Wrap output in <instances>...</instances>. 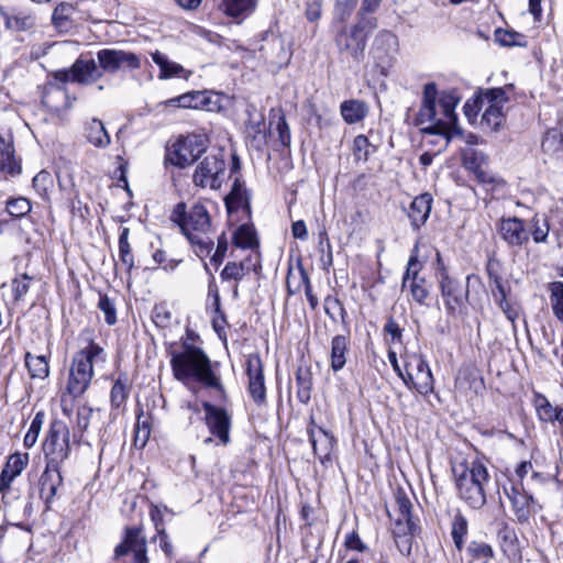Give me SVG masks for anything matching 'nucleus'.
<instances>
[{
  "mask_svg": "<svg viewBox=\"0 0 563 563\" xmlns=\"http://www.w3.org/2000/svg\"><path fill=\"white\" fill-rule=\"evenodd\" d=\"M438 90L434 82H428L423 87L422 103L416 117V124L422 126L421 131L426 134H439L445 137L446 143L460 135L461 132L456 125L457 115L455 108L459 98L453 93H442L439 101Z\"/></svg>",
  "mask_w": 563,
  "mask_h": 563,
  "instance_id": "1",
  "label": "nucleus"
},
{
  "mask_svg": "<svg viewBox=\"0 0 563 563\" xmlns=\"http://www.w3.org/2000/svg\"><path fill=\"white\" fill-rule=\"evenodd\" d=\"M170 366L177 380L187 384L194 379L205 388L214 390L217 399L227 398L221 377L213 371L211 361L202 349L184 344L180 352L172 353Z\"/></svg>",
  "mask_w": 563,
  "mask_h": 563,
  "instance_id": "2",
  "label": "nucleus"
},
{
  "mask_svg": "<svg viewBox=\"0 0 563 563\" xmlns=\"http://www.w3.org/2000/svg\"><path fill=\"white\" fill-rule=\"evenodd\" d=\"M69 428L62 420H53L49 424L43 451L47 459L45 471L41 478V494L49 503L62 484L60 463L68 459L70 453Z\"/></svg>",
  "mask_w": 563,
  "mask_h": 563,
  "instance_id": "3",
  "label": "nucleus"
},
{
  "mask_svg": "<svg viewBox=\"0 0 563 563\" xmlns=\"http://www.w3.org/2000/svg\"><path fill=\"white\" fill-rule=\"evenodd\" d=\"M170 220L179 225L198 256L210 254L213 249V241L209 236L211 219L203 205L197 202L187 210L186 203L179 202L174 207Z\"/></svg>",
  "mask_w": 563,
  "mask_h": 563,
  "instance_id": "4",
  "label": "nucleus"
},
{
  "mask_svg": "<svg viewBox=\"0 0 563 563\" xmlns=\"http://www.w3.org/2000/svg\"><path fill=\"white\" fill-rule=\"evenodd\" d=\"M453 474L460 498L471 508L481 509L486 504V486L490 479L486 466L473 461L470 465L453 467Z\"/></svg>",
  "mask_w": 563,
  "mask_h": 563,
  "instance_id": "5",
  "label": "nucleus"
},
{
  "mask_svg": "<svg viewBox=\"0 0 563 563\" xmlns=\"http://www.w3.org/2000/svg\"><path fill=\"white\" fill-rule=\"evenodd\" d=\"M106 353L101 346L90 343L77 352L71 361L66 393L73 398L82 396L93 377V364L104 363Z\"/></svg>",
  "mask_w": 563,
  "mask_h": 563,
  "instance_id": "6",
  "label": "nucleus"
},
{
  "mask_svg": "<svg viewBox=\"0 0 563 563\" xmlns=\"http://www.w3.org/2000/svg\"><path fill=\"white\" fill-rule=\"evenodd\" d=\"M208 142V136L202 133L180 136L168 147L166 159L174 166L186 168L206 152Z\"/></svg>",
  "mask_w": 563,
  "mask_h": 563,
  "instance_id": "7",
  "label": "nucleus"
},
{
  "mask_svg": "<svg viewBox=\"0 0 563 563\" xmlns=\"http://www.w3.org/2000/svg\"><path fill=\"white\" fill-rule=\"evenodd\" d=\"M225 158L222 151L206 155L196 166L192 183L200 188L218 190L225 178Z\"/></svg>",
  "mask_w": 563,
  "mask_h": 563,
  "instance_id": "8",
  "label": "nucleus"
},
{
  "mask_svg": "<svg viewBox=\"0 0 563 563\" xmlns=\"http://www.w3.org/2000/svg\"><path fill=\"white\" fill-rule=\"evenodd\" d=\"M375 27V19H368L341 31L335 37L340 53H346L354 60L360 62L364 56L368 33Z\"/></svg>",
  "mask_w": 563,
  "mask_h": 563,
  "instance_id": "9",
  "label": "nucleus"
},
{
  "mask_svg": "<svg viewBox=\"0 0 563 563\" xmlns=\"http://www.w3.org/2000/svg\"><path fill=\"white\" fill-rule=\"evenodd\" d=\"M508 97L503 88L486 89L474 99V107L483 111L482 123L497 130L504 119V107Z\"/></svg>",
  "mask_w": 563,
  "mask_h": 563,
  "instance_id": "10",
  "label": "nucleus"
},
{
  "mask_svg": "<svg viewBox=\"0 0 563 563\" xmlns=\"http://www.w3.org/2000/svg\"><path fill=\"white\" fill-rule=\"evenodd\" d=\"M404 383L415 388L419 394L427 396L433 391L434 378L432 372L421 354L413 353L406 362Z\"/></svg>",
  "mask_w": 563,
  "mask_h": 563,
  "instance_id": "11",
  "label": "nucleus"
},
{
  "mask_svg": "<svg viewBox=\"0 0 563 563\" xmlns=\"http://www.w3.org/2000/svg\"><path fill=\"white\" fill-rule=\"evenodd\" d=\"M97 60L103 74H115L120 70H134L141 67V58L132 52L117 48H103L97 52Z\"/></svg>",
  "mask_w": 563,
  "mask_h": 563,
  "instance_id": "12",
  "label": "nucleus"
},
{
  "mask_svg": "<svg viewBox=\"0 0 563 563\" xmlns=\"http://www.w3.org/2000/svg\"><path fill=\"white\" fill-rule=\"evenodd\" d=\"M462 164L475 175L479 184L490 186L492 189L504 187L505 181L488 169L487 157L483 152L473 147L463 148Z\"/></svg>",
  "mask_w": 563,
  "mask_h": 563,
  "instance_id": "13",
  "label": "nucleus"
},
{
  "mask_svg": "<svg viewBox=\"0 0 563 563\" xmlns=\"http://www.w3.org/2000/svg\"><path fill=\"white\" fill-rule=\"evenodd\" d=\"M397 47L398 38L394 33L383 30L376 35L371 54L373 56L375 67L383 76L388 75Z\"/></svg>",
  "mask_w": 563,
  "mask_h": 563,
  "instance_id": "14",
  "label": "nucleus"
},
{
  "mask_svg": "<svg viewBox=\"0 0 563 563\" xmlns=\"http://www.w3.org/2000/svg\"><path fill=\"white\" fill-rule=\"evenodd\" d=\"M102 77L100 67L93 59L78 58L69 70L63 69L55 73V78L62 82H77L91 85Z\"/></svg>",
  "mask_w": 563,
  "mask_h": 563,
  "instance_id": "15",
  "label": "nucleus"
},
{
  "mask_svg": "<svg viewBox=\"0 0 563 563\" xmlns=\"http://www.w3.org/2000/svg\"><path fill=\"white\" fill-rule=\"evenodd\" d=\"M125 556L123 563H148L146 555V540L139 528H128L125 537L117 548L115 558Z\"/></svg>",
  "mask_w": 563,
  "mask_h": 563,
  "instance_id": "16",
  "label": "nucleus"
},
{
  "mask_svg": "<svg viewBox=\"0 0 563 563\" xmlns=\"http://www.w3.org/2000/svg\"><path fill=\"white\" fill-rule=\"evenodd\" d=\"M205 420L209 431L216 435L222 444L230 442L231 416L222 408L208 401L202 402Z\"/></svg>",
  "mask_w": 563,
  "mask_h": 563,
  "instance_id": "17",
  "label": "nucleus"
},
{
  "mask_svg": "<svg viewBox=\"0 0 563 563\" xmlns=\"http://www.w3.org/2000/svg\"><path fill=\"white\" fill-rule=\"evenodd\" d=\"M504 494L510 503L516 520L519 523L527 522L533 512V496L515 483H511L509 487L504 486Z\"/></svg>",
  "mask_w": 563,
  "mask_h": 563,
  "instance_id": "18",
  "label": "nucleus"
},
{
  "mask_svg": "<svg viewBox=\"0 0 563 563\" xmlns=\"http://www.w3.org/2000/svg\"><path fill=\"white\" fill-rule=\"evenodd\" d=\"M440 287L446 309L452 313L461 312L467 300V287H463L445 272L441 274Z\"/></svg>",
  "mask_w": 563,
  "mask_h": 563,
  "instance_id": "19",
  "label": "nucleus"
},
{
  "mask_svg": "<svg viewBox=\"0 0 563 563\" xmlns=\"http://www.w3.org/2000/svg\"><path fill=\"white\" fill-rule=\"evenodd\" d=\"M249 391L255 402H264L266 388L264 383L263 363L258 354H251L246 360Z\"/></svg>",
  "mask_w": 563,
  "mask_h": 563,
  "instance_id": "20",
  "label": "nucleus"
},
{
  "mask_svg": "<svg viewBox=\"0 0 563 563\" xmlns=\"http://www.w3.org/2000/svg\"><path fill=\"white\" fill-rule=\"evenodd\" d=\"M498 232L510 247L522 246L530 239V231L526 228L525 222L516 217L501 219Z\"/></svg>",
  "mask_w": 563,
  "mask_h": 563,
  "instance_id": "21",
  "label": "nucleus"
},
{
  "mask_svg": "<svg viewBox=\"0 0 563 563\" xmlns=\"http://www.w3.org/2000/svg\"><path fill=\"white\" fill-rule=\"evenodd\" d=\"M308 434L314 454L318 456L319 461L324 464L330 460L331 453L335 446L334 437L322 427L308 429Z\"/></svg>",
  "mask_w": 563,
  "mask_h": 563,
  "instance_id": "22",
  "label": "nucleus"
},
{
  "mask_svg": "<svg viewBox=\"0 0 563 563\" xmlns=\"http://www.w3.org/2000/svg\"><path fill=\"white\" fill-rule=\"evenodd\" d=\"M418 526L413 519H396L393 528L395 543L404 555L411 553L412 537L417 532Z\"/></svg>",
  "mask_w": 563,
  "mask_h": 563,
  "instance_id": "23",
  "label": "nucleus"
},
{
  "mask_svg": "<svg viewBox=\"0 0 563 563\" xmlns=\"http://www.w3.org/2000/svg\"><path fill=\"white\" fill-rule=\"evenodd\" d=\"M432 197L426 192L416 197L408 209V217L411 220L415 229H419L423 225L429 218L431 212Z\"/></svg>",
  "mask_w": 563,
  "mask_h": 563,
  "instance_id": "24",
  "label": "nucleus"
},
{
  "mask_svg": "<svg viewBox=\"0 0 563 563\" xmlns=\"http://www.w3.org/2000/svg\"><path fill=\"white\" fill-rule=\"evenodd\" d=\"M153 62L159 67V79H169L173 77H185L188 78L190 71H186L184 67L175 62L168 59V57L159 51H155L151 54Z\"/></svg>",
  "mask_w": 563,
  "mask_h": 563,
  "instance_id": "25",
  "label": "nucleus"
},
{
  "mask_svg": "<svg viewBox=\"0 0 563 563\" xmlns=\"http://www.w3.org/2000/svg\"><path fill=\"white\" fill-rule=\"evenodd\" d=\"M0 172L15 177L22 173L21 162L14 156V147L12 144L7 143L3 139L0 140Z\"/></svg>",
  "mask_w": 563,
  "mask_h": 563,
  "instance_id": "26",
  "label": "nucleus"
},
{
  "mask_svg": "<svg viewBox=\"0 0 563 563\" xmlns=\"http://www.w3.org/2000/svg\"><path fill=\"white\" fill-rule=\"evenodd\" d=\"M85 137L90 144L99 148L107 147L111 142L103 122L95 118L86 123Z\"/></svg>",
  "mask_w": 563,
  "mask_h": 563,
  "instance_id": "27",
  "label": "nucleus"
},
{
  "mask_svg": "<svg viewBox=\"0 0 563 563\" xmlns=\"http://www.w3.org/2000/svg\"><path fill=\"white\" fill-rule=\"evenodd\" d=\"M347 351L349 338L346 335H335L332 338L330 361L333 372H339L345 366Z\"/></svg>",
  "mask_w": 563,
  "mask_h": 563,
  "instance_id": "28",
  "label": "nucleus"
},
{
  "mask_svg": "<svg viewBox=\"0 0 563 563\" xmlns=\"http://www.w3.org/2000/svg\"><path fill=\"white\" fill-rule=\"evenodd\" d=\"M536 407L538 416L545 422H558L563 427V407L552 406L544 396H537Z\"/></svg>",
  "mask_w": 563,
  "mask_h": 563,
  "instance_id": "29",
  "label": "nucleus"
},
{
  "mask_svg": "<svg viewBox=\"0 0 563 563\" xmlns=\"http://www.w3.org/2000/svg\"><path fill=\"white\" fill-rule=\"evenodd\" d=\"M225 207L229 213L240 208H249V196L240 179H235L230 194L225 197Z\"/></svg>",
  "mask_w": 563,
  "mask_h": 563,
  "instance_id": "30",
  "label": "nucleus"
},
{
  "mask_svg": "<svg viewBox=\"0 0 563 563\" xmlns=\"http://www.w3.org/2000/svg\"><path fill=\"white\" fill-rule=\"evenodd\" d=\"M341 115L349 124L362 121L367 114V107L363 101L349 100L344 101L340 107Z\"/></svg>",
  "mask_w": 563,
  "mask_h": 563,
  "instance_id": "31",
  "label": "nucleus"
},
{
  "mask_svg": "<svg viewBox=\"0 0 563 563\" xmlns=\"http://www.w3.org/2000/svg\"><path fill=\"white\" fill-rule=\"evenodd\" d=\"M542 150L545 154L563 161V134L558 130H549L542 141Z\"/></svg>",
  "mask_w": 563,
  "mask_h": 563,
  "instance_id": "32",
  "label": "nucleus"
},
{
  "mask_svg": "<svg viewBox=\"0 0 563 563\" xmlns=\"http://www.w3.org/2000/svg\"><path fill=\"white\" fill-rule=\"evenodd\" d=\"M487 274L489 279V287L492 289L493 296L496 298L507 296L508 289L503 280L500 271H499V262L489 261L487 264Z\"/></svg>",
  "mask_w": 563,
  "mask_h": 563,
  "instance_id": "33",
  "label": "nucleus"
},
{
  "mask_svg": "<svg viewBox=\"0 0 563 563\" xmlns=\"http://www.w3.org/2000/svg\"><path fill=\"white\" fill-rule=\"evenodd\" d=\"M24 358L31 378L45 379L48 376L49 366L44 355H33L27 352Z\"/></svg>",
  "mask_w": 563,
  "mask_h": 563,
  "instance_id": "34",
  "label": "nucleus"
},
{
  "mask_svg": "<svg viewBox=\"0 0 563 563\" xmlns=\"http://www.w3.org/2000/svg\"><path fill=\"white\" fill-rule=\"evenodd\" d=\"M256 264H250V258L245 260L244 262L235 263V262H228L222 269L220 276L221 279L227 280H235L240 282L252 268H255Z\"/></svg>",
  "mask_w": 563,
  "mask_h": 563,
  "instance_id": "35",
  "label": "nucleus"
},
{
  "mask_svg": "<svg viewBox=\"0 0 563 563\" xmlns=\"http://www.w3.org/2000/svg\"><path fill=\"white\" fill-rule=\"evenodd\" d=\"M170 102L176 103L178 107L181 108L198 109L207 107L209 100L205 92L194 91L174 98L170 100Z\"/></svg>",
  "mask_w": 563,
  "mask_h": 563,
  "instance_id": "36",
  "label": "nucleus"
},
{
  "mask_svg": "<svg viewBox=\"0 0 563 563\" xmlns=\"http://www.w3.org/2000/svg\"><path fill=\"white\" fill-rule=\"evenodd\" d=\"M549 292L552 311L563 322V282L550 283Z\"/></svg>",
  "mask_w": 563,
  "mask_h": 563,
  "instance_id": "37",
  "label": "nucleus"
},
{
  "mask_svg": "<svg viewBox=\"0 0 563 563\" xmlns=\"http://www.w3.org/2000/svg\"><path fill=\"white\" fill-rule=\"evenodd\" d=\"M224 12L231 16H239L252 12L256 7V0H223Z\"/></svg>",
  "mask_w": 563,
  "mask_h": 563,
  "instance_id": "38",
  "label": "nucleus"
},
{
  "mask_svg": "<svg viewBox=\"0 0 563 563\" xmlns=\"http://www.w3.org/2000/svg\"><path fill=\"white\" fill-rule=\"evenodd\" d=\"M29 460L30 457L27 453H13L8 457L2 471L5 472V474H9L13 478H15L26 467V465L29 464Z\"/></svg>",
  "mask_w": 563,
  "mask_h": 563,
  "instance_id": "39",
  "label": "nucleus"
},
{
  "mask_svg": "<svg viewBox=\"0 0 563 563\" xmlns=\"http://www.w3.org/2000/svg\"><path fill=\"white\" fill-rule=\"evenodd\" d=\"M75 8L70 3H60L53 12V23L59 30H67L71 25V15Z\"/></svg>",
  "mask_w": 563,
  "mask_h": 563,
  "instance_id": "40",
  "label": "nucleus"
},
{
  "mask_svg": "<svg viewBox=\"0 0 563 563\" xmlns=\"http://www.w3.org/2000/svg\"><path fill=\"white\" fill-rule=\"evenodd\" d=\"M129 229L123 228L121 230L119 236V257L122 264L126 267L128 271H131L134 266V257L132 254V249L129 243Z\"/></svg>",
  "mask_w": 563,
  "mask_h": 563,
  "instance_id": "41",
  "label": "nucleus"
},
{
  "mask_svg": "<svg viewBox=\"0 0 563 563\" xmlns=\"http://www.w3.org/2000/svg\"><path fill=\"white\" fill-rule=\"evenodd\" d=\"M234 244L242 249H252L257 245L255 230L246 224L241 225L234 233Z\"/></svg>",
  "mask_w": 563,
  "mask_h": 563,
  "instance_id": "42",
  "label": "nucleus"
},
{
  "mask_svg": "<svg viewBox=\"0 0 563 563\" xmlns=\"http://www.w3.org/2000/svg\"><path fill=\"white\" fill-rule=\"evenodd\" d=\"M467 520L463 515L457 514L454 516L451 534L453 542L459 551H461L464 547V538L467 534Z\"/></svg>",
  "mask_w": 563,
  "mask_h": 563,
  "instance_id": "43",
  "label": "nucleus"
},
{
  "mask_svg": "<svg viewBox=\"0 0 563 563\" xmlns=\"http://www.w3.org/2000/svg\"><path fill=\"white\" fill-rule=\"evenodd\" d=\"M296 382L298 386L297 397L302 404L310 400L311 393V375L308 369H298L296 374Z\"/></svg>",
  "mask_w": 563,
  "mask_h": 563,
  "instance_id": "44",
  "label": "nucleus"
},
{
  "mask_svg": "<svg viewBox=\"0 0 563 563\" xmlns=\"http://www.w3.org/2000/svg\"><path fill=\"white\" fill-rule=\"evenodd\" d=\"M468 554L483 563H492L494 560V551L492 547L485 542L472 541L467 547Z\"/></svg>",
  "mask_w": 563,
  "mask_h": 563,
  "instance_id": "45",
  "label": "nucleus"
},
{
  "mask_svg": "<svg viewBox=\"0 0 563 563\" xmlns=\"http://www.w3.org/2000/svg\"><path fill=\"white\" fill-rule=\"evenodd\" d=\"M496 301L505 313L506 318L511 322L512 331L517 332L516 320L520 317L521 309L520 306L516 302H511L507 299V296L496 298Z\"/></svg>",
  "mask_w": 563,
  "mask_h": 563,
  "instance_id": "46",
  "label": "nucleus"
},
{
  "mask_svg": "<svg viewBox=\"0 0 563 563\" xmlns=\"http://www.w3.org/2000/svg\"><path fill=\"white\" fill-rule=\"evenodd\" d=\"M33 277L27 274H21L11 282L12 295L14 302L21 301L30 289Z\"/></svg>",
  "mask_w": 563,
  "mask_h": 563,
  "instance_id": "47",
  "label": "nucleus"
},
{
  "mask_svg": "<svg viewBox=\"0 0 563 563\" xmlns=\"http://www.w3.org/2000/svg\"><path fill=\"white\" fill-rule=\"evenodd\" d=\"M352 151L355 161L366 162L369 154L374 152V146L369 143L365 135L360 134L353 141Z\"/></svg>",
  "mask_w": 563,
  "mask_h": 563,
  "instance_id": "48",
  "label": "nucleus"
},
{
  "mask_svg": "<svg viewBox=\"0 0 563 563\" xmlns=\"http://www.w3.org/2000/svg\"><path fill=\"white\" fill-rule=\"evenodd\" d=\"M497 537L504 552H514L516 550L518 541L517 534L507 523H504L498 530Z\"/></svg>",
  "mask_w": 563,
  "mask_h": 563,
  "instance_id": "49",
  "label": "nucleus"
},
{
  "mask_svg": "<svg viewBox=\"0 0 563 563\" xmlns=\"http://www.w3.org/2000/svg\"><path fill=\"white\" fill-rule=\"evenodd\" d=\"M93 417L95 410L90 406L85 404L78 407L76 413V429L80 433V438L88 430Z\"/></svg>",
  "mask_w": 563,
  "mask_h": 563,
  "instance_id": "50",
  "label": "nucleus"
},
{
  "mask_svg": "<svg viewBox=\"0 0 563 563\" xmlns=\"http://www.w3.org/2000/svg\"><path fill=\"white\" fill-rule=\"evenodd\" d=\"M496 42L501 46H526V36L514 31H496Z\"/></svg>",
  "mask_w": 563,
  "mask_h": 563,
  "instance_id": "51",
  "label": "nucleus"
},
{
  "mask_svg": "<svg viewBox=\"0 0 563 563\" xmlns=\"http://www.w3.org/2000/svg\"><path fill=\"white\" fill-rule=\"evenodd\" d=\"M34 18L24 13L12 14L5 18L7 26L16 31L30 30L34 26Z\"/></svg>",
  "mask_w": 563,
  "mask_h": 563,
  "instance_id": "52",
  "label": "nucleus"
},
{
  "mask_svg": "<svg viewBox=\"0 0 563 563\" xmlns=\"http://www.w3.org/2000/svg\"><path fill=\"white\" fill-rule=\"evenodd\" d=\"M128 395H129V390H128V387H126V384L122 380L121 377H119L112 388H111V393H110V401H111V406L112 408H120L122 405L125 404V400L128 398Z\"/></svg>",
  "mask_w": 563,
  "mask_h": 563,
  "instance_id": "53",
  "label": "nucleus"
},
{
  "mask_svg": "<svg viewBox=\"0 0 563 563\" xmlns=\"http://www.w3.org/2000/svg\"><path fill=\"white\" fill-rule=\"evenodd\" d=\"M7 211L14 218H22L31 211V203L25 198H13L7 202Z\"/></svg>",
  "mask_w": 563,
  "mask_h": 563,
  "instance_id": "54",
  "label": "nucleus"
},
{
  "mask_svg": "<svg viewBox=\"0 0 563 563\" xmlns=\"http://www.w3.org/2000/svg\"><path fill=\"white\" fill-rule=\"evenodd\" d=\"M395 506H396V510L398 512L397 519H404V520L412 519V516H411L412 504H411L410 499L408 498V496L404 492H401V490L397 492V494L395 496Z\"/></svg>",
  "mask_w": 563,
  "mask_h": 563,
  "instance_id": "55",
  "label": "nucleus"
},
{
  "mask_svg": "<svg viewBox=\"0 0 563 563\" xmlns=\"http://www.w3.org/2000/svg\"><path fill=\"white\" fill-rule=\"evenodd\" d=\"M134 433V445L140 449L144 448L151 435V426L147 419L141 420L139 417Z\"/></svg>",
  "mask_w": 563,
  "mask_h": 563,
  "instance_id": "56",
  "label": "nucleus"
},
{
  "mask_svg": "<svg viewBox=\"0 0 563 563\" xmlns=\"http://www.w3.org/2000/svg\"><path fill=\"white\" fill-rule=\"evenodd\" d=\"M43 418L44 415L42 412H37L34 419L32 420L31 426L26 434L24 435L23 440V443L26 448H32L36 443L38 434L42 429Z\"/></svg>",
  "mask_w": 563,
  "mask_h": 563,
  "instance_id": "57",
  "label": "nucleus"
},
{
  "mask_svg": "<svg viewBox=\"0 0 563 563\" xmlns=\"http://www.w3.org/2000/svg\"><path fill=\"white\" fill-rule=\"evenodd\" d=\"M98 307L103 312L106 322L113 325L117 322V310L113 301L107 295H100Z\"/></svg>",
  "mask_w": 563,
  "mask_h": 563,
  "instance_id": "58",
  "label": "nucleus"
},
{
  "mask_svg": "<svg viewBox=\"0 0 563 563\" xmlns=\"http://www.w3.org/2000/svg\"><path fill=\"white\" fill-rule=\"evenodd\" d=\"M407 287H409V290L415 301H417L420 305L424 303V300L429 296V289L426 285L424 278L416 279V282H410V284Z\"/></svg>",
  "mask_w": 563,
  "mask_h": 563,
  "instance_id": "59",
  "label": "nucleus"
},
{
  "mask_svg": "<svg viewBox=\"0 0 563 563\" xmlns=\"http://www.w3.org/2000/svg\"><path fill=\"white\" fill-rule=\"evenodd\" d=\"M52 176L46 170H41L33 178V187L42 196H45L47 194V190L52 186Z\"/></svg>",
  "mask_w": 563,
  "mask_h": 563,
  "instance_id": "60",
  "label": "nucleus"
},
{
  "mask_svg": "<svg viewBox=\"0 0 563 563\" xmlns=\"http://www.w3.org/2000/svg\"><path fill=\"white\" fill-rule=\"evenodd\" d=\"M419 262L416 257L411 256L408 261L407 271L402 279V288H406L410 282H416V279H422L419 276Z\"/></svg>",
  "mask_w": 563,
  "mask_h": 563,
  "instance_id": "61",
  "label": "nucleus"
},
{
  "mask_svg": "<svg viewBox=\"0 0 563 563\" xmlns=\"http://www.w3.org/2000/svg\"><path fill=\"white\" fill-rule=\"evenodd\" d=\"M324 311L331 318L335 319V313L338 312L342 318H344L345 309L341 301L334 297H327L324 299Z\"/></svg>",
  "mask_w": 563,
  "mask_h": 563,
  "instance_id": "62",
  "label": "nucleus"
},
{
  "mask_svg": "<svg viewBox=\"0 0 563 563\" xmlns=\"http://www.w3.org/2000/svg\"><path fill=\"white\" fill-rule=\"evenodd\" d=\"M384 331L390 336V343L395 344L402 342V329L393 318L387 320L384 325Z\"/></svg>",
  "mask_w": 563,
  "mask_h": 563,
  "instance_id": "63",
  "label": "nucleus"
},
{
  "mask_svg": "<svg viewBox=\"0 0 563 563\" xmlns=\"http://www.w3.org/2000/svg\"><path fill=\"white\" fill-rule=\"evenodd\" d=\"M276 130L278 133L279 142L284 146H288L290 143V130H289L288 123L286 122V119L284 115L278 117V120L276 123Z\"/></svg>",
  "mask_w": 563,
  "mask_h": 563,
  "instance_id": "64",
  "label": "nucleus"
}]
</instances>
